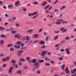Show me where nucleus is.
Returning a JSON list of instances; mask_svg holds the SVG:
<instances>
[{
	"label": "nucleus",
	"instance_id": "nucleus-1",
	"mask_svg": "<svg viewBox=\"0 0 76 76\" xmlns=\"http://www.w3.org/2000/svg\"><path fill=\"white\" fill-rule=\"evenodd\" d=\"M63 20V19H60L58 20H57L56 23L55 24L56 25H60V24H61V21Z\"/></svg>",
	"mask_w": 76,
	"mask_h": 76
},
{
	"label": "nucleus",
	"instance_id": "nucleus-2",
	"mask_svg": "<svg viewBox=\"0 0 76 76\" xmlns=\"http://www.w3.org/2000/svg\"><path fill=\"white\" fill-rule=\"evenodd\" d=\"M23 50H20L18 51V52L17 53V55L19 57H20L21 56V54H22L23 53Z\"/></svg>",
	"mask_w": 76,
	"mask_h": 76
},
{
	"label": "nucleus",
	"instance_id": "nucleus-3",
	"mask_svg": "<svg viewBox=\"0 0 76 76\" xmlns=\"http://www.w3.org/2000/svg\"><path fill=\"white\" fill-rule=\"evenodd\" d=\"M65 50L67 55H69L70 53V52L69 49V48H66Z\"/></svg>",
	"mask_w": 76,
	"mask_h": 76
},
{
	"label": "nucleus",
	"instance_id": "nucleus-4",
	"mask_svg": "<svg viewBox=\"0 0 76 76\" xmlns=\"http://www.w3.org/2000/svg\"><path fill=\"white\" fill-rule=\"evenodd\" d=\"M39 63H36L34 64V66H35V68H38L39 67Z\"/></svg>",
	"mask_w": 76,
	"mask_h": 76
},
{
	"label": "nucleus",
	"instance_id": "nucleus-5",
	"mask_svg": "<svg viewBox=\"0 0 76 76\" xmlns=\"http://www.w3.org/2000/svg\"><path fill=\"white\" fill-rule=\"evenodd\" d=\"M15 38H17L18 39H20L21 37V36L20 35H19V34H16V35L15 36H14Z\"/></svg>",
	"mask_w": 76,
	"mask_h": 76
},
{
	"label": "nucleus",
	"instance_id": "nucleus-6",
	"mask_svg": "<svg viewBox=\"0 0 76 76\" xmlns=\"http://www.w3.org/2000/svg\"><path fill=\"white\" fill-rule=\"evenodd\" d=\"M4 41L2 39H1L0 40V44H1L0 45L2 47L3 46V45L4 44Z\"/></svg>",
	"mask_w": 76,
	"mask_h": 76
},
{
	"label": "nucleus",
	"instance_id": "nucleus-7",
	"mask_svg": "<svg viewBox=\"0 0 76 76\" xmlns=\"http://www.w3.org/2000/svg\"><path fill=\"white\" fill-rule=\"evenodd\" d=\"M13 69V68L12 67L10 68V69H9V70H8V72L9 73V74H11L12 72V70Z\"/></svg>",
	"mask_w": 76,
	"mask_h": 76
},
{
	"label": "nucleus",
	"instance_id": "nucleus-8",
	"mask_svg": "<svg viewBox=\"0 0 76 76\" xmlns=\"http://www.w3.org/2000/svg\"><path fill=\"white\" fill-rule=\"evenodd\" d=\"M61 31L63 32V33H65L67 31V29H61Z\"/></svg>",
	"mask_w": 76,
	"mask_h": 76
},
{
	"label": "nucleus",
	"instance_id": "nucleus-9",
	"mask_svg": "<svg viewBox=\"0 0 76 76\" xmlns=\"http://www.w3.org/2000/svg\"><path fill=\"white\" fill-rule=\"evenodd\" d=\"M39 36L37 34H35L34 35V36H33V38H37L38 37H39Z\"/></svg>",
	"mask_w": 76,
	"mask_h": 76
},
{
	"label": "nucleus",
	"instance_id": "nucleus-10",
	"mask_svg": "<svg viewBox=\"0 0 76 76\" xmlns=\"http://www.w3.org/2000/svg\"><path fill=\"white\" fill-rule=\"evenodd\" d=\"M39 43H40V44H41L42 45L44 44H45L44 41H41L39 42Z\"/></svg>",
	"mask_w": 76,
	"mask_h": 76
},
{
	"label": "nucleus",
	"instance_id": "nucleus-11",
	"mask_svg": "<svg viewBox=\"0 0 76 76\" xmlns=\"http://www.w3.org/2000/svg\"><path fill=\"white\" fill-rule=\"evenodd\" d=\"M19 3H20V2H19V1L16 2L15 3V6H18V5H19Z\"/></svg>",
	"mask_w": 76,
	"mask_h": 76
},
{
	"label": "nucleus",
	"instance_id": "nucleus-12",
	"mask_svg": "<svg viewBox=\"0 0 76 76\" xmlns=\"http://www.w3.org/2000/svg\"><path fill=\"white\" fill-rule=\"evenodd\" d=\"M47 53V52H46V51H42V56H44V55H45V53Z\"/></svg>",
	"mask_w": 76,
	"mask_h": 76
},
{
	"label": "nucleus",
	"instance_id": "nucleus-13",
	"mask_svg": "<svg viewBox=\"0 0 76 76\" xmlns=\"http://www.w3.org/2000/svg\"><path fill=\"white\" fill-rule=\"evenodd\" d=\"M15 48H17V49H19L20 48V45H18V46H17L16 45H15L14 46Z\"/></svg>",
	"mask_w": 76,
	"mask_h": 76
},
{
	"label": "nucleus",
	"instance_id": "nucleus-14",
	"mask_svg": "<svg viewBox=\"0 0 76 76\" xmlns=\"http://www.w3.org/2000/svg\"><path fill=\"white\" fill-rule=\"evenodd\" d=\"M33 63L35 64L36 63V59H33L32 60Z\"/></svg>",
	"mask_w": 76,
	"mask_h": 76
},
{
	"label": "nucleus",
	"instance_id": "nucleus-15",
	"mask_svg": "<svg viewBox=\"0 0 76 76\" xmlns=\"http://www.w3.org/2000/svg\"><path fill=\"white\" fill-rule=\"evenodd\" d=\"M71 72L72 73H73L75 72H76V68H75L73 70H72L71 71Z\"/></svg>",
	"mask_w": 76,
	"mask_h": 76
},
{
	"label": "nucleus",
	"instance_id": "nucleus-16",
	"mask_svg": "<svg viewBox=\"0 0 76 76\" xmlns=\"http://www.w3.org/2000/svg\"><path fill=\"white\" fill-rule=\"evenodd\" d=\"M65 71H66V73L68 74L69 72V70L68 69V68L66 67L65 69Z\"/></svg>",
	"mask_w": 76,
	"mask_h": 76
},
{
	"label": "nucleus",
	"instance_id": "nucleus-17",
	"mask_svg": "<svg viewBox=\"0 0 76 76\" xmlns=\"http://www.w3.org/2000/svg\"><path fill=\"white\" fill-rule=\"evenodd\" d=\"M37 13H38V12H34L32 13V16H34V15H35Z\"/></svg>",
	"mask_w": 76,
	"mask_h": 76
},
{
	"label": "nucleus",
	"instance_id": "nucleus-18",
	"mask_svg": "<svg viewBox=\"0 0 76 76\" xmlns=\"http://www.w3.org/2000/svg\"><path fill=\"white\" fill-rule=\"evenodd\" d=\"M65 8H66V6H63L60 9V10H63V9H65Z\"/></svg>",
	"mask_w": 76,
	"mask_h": 76
},
{
	"label": "nucleus",
	"instance_id": "nucleus-19",
	"mask_svg": "<svg viewBox=\"0 0 76 76\" xmlns=\"http://www.w3.org/2000/svg\"><path fill=\"white\" fill-rule=\"evenodd\" d=\"M46 4H47V2L45 1H44L43 2L42 5L43 6H44L45 5H46Z\"/></svg>",
	"mask_w": 76,
	"mask_h": 76
},
{
	"label": "nucleus",
	"instance_id": "nucleus-20",
	"mask_svg": "<svg viewBox=\"0 0 76 76\" xmlns=\"http://www.w3.org/2000/svg\"><path fill=\"white\" fill-rule=\"evenodd\" d=\"M21 71V70H20L17 71V72H16V73H18V74H20Z\"/></svg>",
	"mask_w": 76,
	"mask_h": 76
},
{
	"label": "nucleus",
	"instance_id": "nucleus-21",
	"mask_svg": "<svg viewBox=\"0 0 76 76\" xmlns=\"http://www.w3.org/2000/svg\"><path fill=\"white\" fill-rule=\"evenodd\" d=\"M12 46V44H10L9 45H7V47H11Z\"/></svg>",
	"mask_w": 76,
	"mask_h": 76
},
{
	"label": "nucleus",
	"instance_id": "nucleus-22",
	"mask_svg": "<svg viewBox=\"0 0 76 76\" xmlns=\"http://www.w3.org/2000/svg\"><path fill=\"white\" fill-rule=\"evenodd\" d=\"M8 7L9 8H12V7H13V5H11V4L9 5L8 6Z\"/></svg>",
	"mask_w": 76,
	"mask_h": 76
},
{
	"label": "nucleus",
	"instance_id": "nucleus-23",
	"mask_svg": "<svg viewBox=\"0 0 76 76\" xmlns=\"http://www.w3.org/2000/svg\"><path fill=\"white\" fill-rule=\"evenodd\" d=\"M62 23H67V21H63L62 20L61 21Z\"/></svg>",
	"mask_w": 76,
	"mask_h": 76
},
{
	"label": "nucleus",
	"instance_id": "nucleus-24",
	"mask_svg": "<svg viewBox=\"0 0 76 76\" xmlns=\"http://www.w3.org/2000/svg\"><path fill=\"white\" fill-rule=\"evenodd\" d=\"M10 50L11 51H14V48H10Z\"/></svg>",
	"mask_w": 76,
	"mask_h": 76
},
{
	"label": "nucleus",
	"instance_id": "nucleus-25",
	"mask_svg": "<svg viewBox=\"0 0 76 76\" xmlns=\"http://www.w3.org/2000/svg\"><path fill=\"white\" fill-rule=\"evenodd\" d=\"M58 35H56V36L54 38V39L55 40H56V39H58Z\"/></svg>",
	"mask_w": 76,
	"mask_h": 76
},
{
	"label": "nucleus",
	"instance_id": "nucleus-26",
	"mask_svg": "<svg viewBox=\"0 0 76 76\" xmlns=\"http://www.w3.org/2000/svg\"><path fill=\"white\" fill-rule=\"evenodd\" d=\"M38 16V14H37L36 15L34 16L33 17V19H35V18H37V17Z\"/></svg>",
	"mask_w": 76,
	"mask_h": 76
},
{
	"label": "nucleus",
	"instance_id": "nucleus-27",
	"mask_svg": "<svg viewBox=\"0 0 76 76\" xmlns=\"http://www.w3.org/2000/svg\"><path fill=\"white\" fill-rule=\"evenodd\" d=\"M65 39L68 40L70 38L69 37L67 36V37H65Z\"/></svg>",
	"mask_w": 76,
	"mask_h": 76
},
{
	"label": "nucleus",
	"instance_id": "nucleus-28",
	"mask_svg": "<svg viewBox=\"0 0 76 76\" xmlns=\"http://www.w3.org/2000/svg\"><path fill=\"white\" fill-rule=\"evenodd\" d=\"M11 62H12V63L13 64H15V61L14 60H12V61H11Z\"/></svg>",
	"mask_w": 76,
	"mask_h": 76
},
{
	"label": "nucleus",
	"instance_id": "nucleus-29",
	"mask_svg": "<svg viewBox=\"0 0 76 76\" xmlns=\"http://www.w3.org/2000/svg\"><path fill=\"white\" fill-rule=\"evenodd\" d=\"M20 61H25V60L23 58H21L20 59Z\"/></svg>",
	"mask_w": 76,
	"mask_h": 76
},
{
	"label": "nucleus",
	"instance_id": "nucleus-30",
	"mask_svg": "<svg viewBox=\"0 0 76 76\" xmlns=\"http://www.w3.org/2000/svg\"><path fill=\"white\" fill-rule=\"evenodd\" d=\"M27 47H22L21 48V49H27Z\"/></svg>",
	"mask_w": 76,
	"mask_h": 76
},
{
	"label": "nucleus",
	"instance_id": "nucleus-31",
	"mask_svg": "<svg viewBox=\"0 0 76 76\" xmlns=\"http://www.w3.org/2000/svg\"><path fill=\"white\" fill-rule=\"evenodd\" d=\"M34 4L35 5H37V4H38V2L36 1L34 2Z\"/></svg>",
	"mask_w": 76,
	"mask_h": 76
},
{
	"label": "nucleus",
	"instance_id": "nucleus-32",
	"mask_svg": "<svg viewBox=\"0 0 76 76\" xmlns=\"http://www.w3.org/2000/svg\"><path fill=\"white\" fill-rule=\"evenodd\" d=\"M1 37L2 38H5V36L4 34H1Z\"/></svg>",
	"mask_w": 76,
	"mask_h": 76
},
{
	"label": "nucleus",
	"instance_id": "nucleus-33",
	"mask_svg": "<svg viewBox=\"0 0 76 76\" xmlns=\"http://www.w3.org/2000/svg\"><path fill=\"white\" fill-rule=\"evenodd\" d=\"M50 7V5H48L47 6H46L45 7V9H48V8Z\"/></svg>",
	"mask_w": 76,
	"mask_h": 76
},
{
	"label": "nucleus",
	"instance_id": "nucleus-34",
	"mask_svg": "<svg viewBox=\"0 0 76 76\" xmlns=\"http://www.w3.org/2000/svg\"><path fill=\"white\" fill-rule=\"evenodd\" d=\"M4 58L6 60V61H8L10 59V57H7V58Z\"/></svg>",
	"mask_w": 76,
	"mask_h": 76
},
{
	"label": "nucleus",
	"instance_id": "nucleus-35",
	"mask_svg": "<svg viewBox=\"0 0 76 76\" xmlns=\"http://www.w3.org/2000/svg\"><path fill=\"white\" fill-rule=\"evenodd\" d=\"M54 33L55 34H58L59 33V31H54Z\"/></svg>",
	"mask_w": 76,
	"mask_h": 76
},
{
	"label": "nucleus",
	"instance_id": "nucleus-36",
	"mask_svg": "<svg viewBox=\"0 0 76 76\" xmlns=\"http://www.w3.org/2000/svg\"><path fill=\"white\" fill-rule=\"evenodd\" d=\"M64 67H65L64 65V64L62 66H61V69H64Z\"/></svg>",
	"mask_w": 76,
	"mask_h": 76
},
{
	"label": "nucleus",
	"instance_id": "nucleus-37",
	"mask_svg": "<svg viewBox=\"0 0 76 76\" xmlns=\"http://www.w3.org/2000/svg\"><path fill=\"white\" fill-rule=\"evenodd\" d=\"M58 11H59V10H58V9H56L54 10V12H58Z\"/></svg>",
	"mask_w": 76,
	"mask_h": 76
},
{
	"label": "nucleus",
	"instance_id": "nucleus-38",
	"mask_svg": "<svg viewBox=\"0 0 76 76\" xmlns=\"http://www.w3.org/2000/svg\"><path fill=\"white\" fill-rule=\"evenodd\" d=\"M13 66H15V67H16V68H17V67H18V65L16 64H13Z\"/></svg>",
	"mask_w": 76,
	"mask_h": 76
},
{
	"label": "nucleus",
	"instance_id": "nucleus-39",
	"mask_svg": "<svg viewBox=\"0 0 76 76\" xmlns=\"http://www.w3.org/2000/svg\"><path fill=\"white\" fill-rule=\"evenodd\" d=\"M37 74H40L41 73V71H39V70H37Z\"/></svg>",
	"mask_w": 76,
	"mask_h": 76
},
{
	"label": "nucleus",
	"instance_id": "nucleus-40",
	"mask_svg": "<svg viewBox=\"0 0 76 76\" xmlns=\"http://www.w3.org/2000/svg\"><path fill=\"white\" fill-rule=\"evenodd\" d=\"M4 56V54L3 53H1V55H0V56L1 57H3Z\"/></svg>",
	"mask_w": 76,
	"mask_h": 76
},
{
	"label": "nucleus",
	"instance_id": "nucleus-41",
	"mask_svg": "<svg viewBox=\"0 0 76 76\" xmlns=\"http://www.w3.org/2000/svg\"><path fill=\"white\" fill-rule=\"evenodd\" d=\"M22 9H23V10L25 12V11H26V8H23Z\"/></svg>",
	"mask_w": 76,
	"mask_h": 76
},
{
	"label": "nucleus",
	"instance_id": "nucleus-42",
	"mask_svg": "<svg viewBox=\"0 0 76 76\" xmlns=\"http://www.w3.org/2000/svg\"><path fill=\"white\" fill-rule=\"evenodd\" d=\"M30 59V58L29 56H28L27 57H26V59L27 60H29Z\"/></svg>",
	"mask_w": 76,
	"mask_h": 76
},
{
	"label": "nucleus",
	"instance_id": "nucleus-43",
	"mask_svg": "<svg viewBox=\"0 0 76 76\" xmlns=\"http://www.w3.org/2000/svg\"><path fill=\"white\" fill-rule=\"evenodd\" d=\"M26 40L27 41H29V38H28V37H26Z\"/></svg>",
	"mask_w": 76,
	"mask_h": 76
},
{
	"label": "nucleus",
	"instance_id": "nucleus-44",
	"mask_svg": "<svg viewBox=\"0 0 76 76\" xmlns=\"http://www.w3.org/2000/svg\"><path fill=\"white\" fill-rule=\"evenodd\" d=\"M11 33H12V34H15V33H16V31H12Z\"/></svg>",
	"mask_w": 76,
	"mask_h": 76
},
{
	"label": "nucleus",
	"instance_id": "nucleus-45",
	"mask_svg": "<svg viewBox=\"0 0 76 76\" xmlns=\"http://www.w3.org/2000/svg\"><path fill=\"white\" fill-rule=\"evenodd\" d=\"M12 19V20H16V18L15 17H13Z\"/></svg>",
	"mask_w": 76,
	"mask_h": 76
},
{
	"label": "nucleus",
	"instance_id": "nucleus-46",
	"mask_svg": "<svg viewBox=\"0 0 76 76\" xmlns=\"http://www.w3.org/2000/svg\"><path fill=\"white\" fill-rule=\"evenodd\" d=\"M16 44L18 45H20L21 44V42H20L18 41L17 42V43H16Z\"/></svg>",
	"mask_w": 76,
	"mask_h": 76
},
{
	"label": "nucleus",
	"instance_id": "nucleus-47",
	"mask_svg": "<svg viewBox=\"0 0 76 76\" xmlns=\"http://www.w3.org/2000/svg\"><path fill=\"white\" fill-rule=\"evenodd\" d=\"M45 60L46 61H49V59L48 58H45Z\"/></svg>",
	"mask_w": 76,
	"mask_h": 76
},
{
	"label": "nucleus",
	"instance_id": "nucleus-48",
	"mask_svg": "<svg viewBox=\"0 0 76 76\" xmlns=\"http://www.w3.org/2000/svg\"><path fill=\"white\" fill-rule=\"evenodd\" d=\"M47 54L48 55H50L51 54V53L50 52H48V53H47Z\"/></svg>",
	"mask_w": 76,
	"mask_h": 76
},
{
	"label": "nucleus",
	"instance_id": "nucleus-49",
	"mask_svg": "<svg viewBox=\"0 0 76 76\" xmlns=\"http://www.w3.org/2000/svg\"><path fill=\"white\" fill-rule=\"evenodd\" d=\"M50 11L48 10H46L45 11V12L46 13H50Z\"/></svg>",
	"mask_w": 76,
	"mask_h": 76
},
{
	"label": "nucleus",
	"instance_id": "nucleus-50",
	"mask_svg": "<svg viewBox=\"0 0 76 76\" xmlns=\"http://www.w3.org/2000/svg\"><path fill=\"white\" fill-rule=\"evenodd\" d=\"M39 62H44V60H39Z\"/></svg>",
	"mask_w": 76,
	"mask_h": 76
},
{
	"label": "nucleus",
	"instance_id": "nucleus-51",
	"mask_svg": "<svg viewBox=\"0 0 76 76\" xmlns=\"http://www.w3.org/2000/svg\"><path fill=\"white\" fill-rule=\"evenodd\" d=\"M28 31L30 33H31L32 32V30H28Z\"/></svg>",
	"mask_w": 76,
	"mask_h": 76
},
{
	"label": "nucleus",
	"instance_id": "nucleus-52",
	"mask_svg": "<svg viewBox=\"0 0 76 76\" xmlns=\"http://www.w3.org/2000/svg\"><path fill=\"white\" fill-rule=\"evenodd\" d=\"M57 2H58V0H56V1H55V2H54V4H56V3H57Z\"/></svg>",
	"mask_w": 76,
	"mask_h": 76
},
{
	"label": "nucleus",
	"instance_id": "nucleus-53",
	"mask_svg": "<svg viewBox=\"0 0 76 76\" xmlns=\"http://www.w3.org/2000/svg\"><path fill=\"white\" fill-rule=\"evenodd\" d=\"M28 16H32V15L31 13H30L28 14Z\"/></svg>",
	"mask_w": 76,
	"mask_h": 76
},
{
	"label": "nucleus",
	"instance_id": "nucleus-54",
	"mask_svg": "<svg viewBox=\"0 0 76 76\" xmlns=\"http://www.w3.org/2000/svg\"><path fill=\"white\" fill-rule=\"evenodd\" d=\"M5 16L6 17H9V15H7V14H5Z\"/></svg>",
	"mask_w": 76,
	"mask_h": 76
},
{
	"label": "nucleus",
	"instance_id": "nucleus-55",
	"mask_svg": "<svg viewBox=\"0 0 76 76\" xmlns=\"http://www.w3.org/2000/svg\"><path fill=\"white\" fill-rule=\"evenodd\" d=\"M6 64H4V65H3V67L4 68H5V67H6Z\"/></svg>",
	"mask_w": 76,
	"mask_h": 76
},
{
	"label": "nucleus",
	"instance_id": "nucleus-56",
	"mask_svg": "<svg viewBox=\"0 0 76 76\" xmlns=\"http://www.w3.org/2000/svg\"><path fill=\"white\" fill-rule=\"evenodd\" d=\"M45 65L47 66H50V64H49L48 63H45Z\"/></svg>",
	"mask_w": 76,
	"mask_h": 76
},
{
	"label": "nucleus",
	"instance_id": "nucleus-57",
	"mask_svg": "<svg viewBox=\"0 0 76 76\" xmlns=\"http://www.w3.org/2000/svg\"><path fill=\"white\" fill-rule=\"evenodd\" d=\"M23 69H24V70L27 69V67L26 66H25L24 67Z\"/></svg>",
	"mask_w": 76,
	"mask_h": 76
},
{
	"label": "nucleus",
	"instance_id": "nucleus-58",
	"mask_svg": "<svg viewBox=\"0 0 76 76\" xmlns=\"http://www.w3.org/2000/svg\"><path fill=\"white\" fill-rule=\"evenodd\" d=\"M16 26H17V27H19V24H18V23H16Z\"/></svg>",
	"mask_w": 76,
	"mask_h": 76
},
{
	"label": "nucleus",
	"instance_id": "nucleus-59",
	"mask_svg": "<svg viewBox=\"0 0 76 76\" xmlns=\"http://www.w3.org/2000/svg\"><path fill=\"white\" fill-rule=\"evenodd\" d=\"M60 51H61V52H64V49H61V50H60Z\"/></svg>",
	"mask_w": 76,
	"mask_h": 76
},
{
	"label": "nucleus",
	"instance_id": "nucleus-60",
	"mask_svg": "<svg viewBox=\"0 0 76 76\" xmlns=\"http://www.w3.org/2000/svg\"><path fill=\"white\" fill-rule=\"evenodd\" d=\"M44 35L46 36L47 35V33L46 32H44Z\"/></svg>",
	"mask_w": 76,
	"mask_h": 76
},
{
	"label": "nucleus",
	"instance_id": "nucleus-61",
	"mask_svg": "<svg viewBox=\"0 0 76 76\" xmlns=\"http://www.w3.org/2000/svg\"><path fill=\"white\" fill-rule=\"evenodd\" d=\"M59 44H58L57 45H55V47H57L59 46Z\"/></svg>",
	"mask_w": 76,
	"mask_h": 76
},
{
	"label": "nucleus",
	"instance_id": "nucleus-62",
	"mask_svg": "<svg viewBox=\"0 0 76 76\" xmlns=\"http://www.w3.org/2000/svg\"><path fill=\"white\" fill-rule=\"evenodd\" d=\"M45 48V46H42V49H44V48Z\"/></svg>",
	"mask_w": 76,
	"mask_h": 76
},
{
	"label": "nucleus",
	"instance_id": "nucleus-63",
	"mask_svg": "<svg viewBox=\"0 0 76 76\" xmlns=\"http://www.w3.org/2000/svg\"><path fill=\"white\" fill-rule=\"evenodd\" d=\"M48 37H46V39H45V40L46 41H47V40H48Z\"/></svg>",
	"mask_w": 76,
	"mask_h": 76
},
{
	"label": "nucleus",
	"instance_id": "nucleus-64",
	"mask_svg": "<svg viewBox=\"0 0 76 76\" xmlns=\"http://www.w3.org/2000/svg\"><path fill=\"white\" fill-rule=\"evenodd\" d=\"M51 63H52L53 64H54V62L53 61H51L50 62Z\"/></svg>",
	"mask_w": 76,
	"mask_h": 76
}]
</instances>
